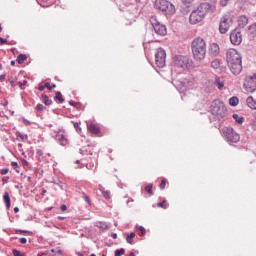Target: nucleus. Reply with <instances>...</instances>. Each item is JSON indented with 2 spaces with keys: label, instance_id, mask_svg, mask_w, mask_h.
Wrapping results in <instances>:
<instances>
[{
  "label": "nucleus",
  "instance_id": "4d7b16f0",
  "mask_svg": "<svg viewBox=\"0 0 256 256\" xmlns=\"http://www.w3.org/2000/svg\"><path fill=\"white\" fill-rule=\"evenodd\" d=\"M37 155H39L41 157V155H43V151L37 150Z\"/></svg>",
  "mask_w": 256,
  "mask_h": 256
},
{
  "label": "nucleus",
  "instance_id": "13d9d810",
  "mask_svg": "<svg viewBox=\"0 0 256 256\" xmlns=\"http://www.w3.org/2000/svg\"><path fill=\"white\" fill-rule=\"evenodd\" d=\"M60 209H61V211H65V204H62V205L60 206Z\"/></svg>",
  "mask_w": 256,
  "mask_h": 256
},
{
  "label": "nucleus",
  "instance_id": "c03bdc74",
  "mask_svg": "<svg viewBox=\"0 0 256 256\" xmlns=\"http://www.w3.org/2000/svg\"><path fill=\"white\" fill-rule=\"evenodd\" d=\"M0 45H7V40L0 37Z\"/></svg>",
  "mask_w": 256,
  "mask_h": 256
},
{
  "label": "nucleus",
  "instance_id": "9b49d317",
  "mask_svg": "<svg viewBox=\"0 0 256 256\" xmlns=\"http://www.w3.org/2000/svg\"><path fill=\"white\" fill-rule=\"evenodd\" d=\"M244 89L247 93H255L256 91V74L248 76L244 82Z\"/></svg>",
  "mask_w": 256,
  "mask_h": 256
},
{
  "label": "nucleus",
  "instance_id": "338daca9",
  "mask_svg": "<svg viewBox=\"0 0 256 256\" xmlns=\"http://www.w3.org/2000/svg\"><path fill=\"white\" fill-rule=\"evenodd\" d=\"M10 64H11V65H15V61L12 60V61L10 62Z\"/></svg>",
  "mask_w": 256,
  "mask_h": 256
},
{
  "label": "nucleus",
  "instance_id": "f8f14e48",
  "mask_svg": "<svg viewBox=\"0 0 256 256\" xmlns=\"http://www.w3.org/2000/svg\"><path fill=\"white\" fill-rule=\"evenodd\" d=\"M230 41L232 45H239L240 43H243V35H241L239 30H234L230 34Z\"/></svg>",
  "mask_w": 256,
  "mask_h": 256
},
{
  "label": "nucleus",
  "instance_id": "f257e3e1",
  "mask_svg": "<svg viewBox=\"0 0 256 256\" xmlns=\"http://www.w3.org/2000/svg\"><path fill=\"white\" fill-rule=\"evenodd\" d=\"M226 61L233 75H239L243 71L241 54L235 49H229L226 53Z\"/></svg>",
  "mask_w": 256,
  "mask_h": 256
},
{
  "label": "nucleus",
  "instance_id": "c85d7f7f",
  "mask_svg": "<svg viewBox=\"0 0 256 256\" xmlns=\"http://www.w3.org/2000/svg\"><path fill=\"white\" fill-rule=\"evenodd\" d=\"M145 191L148 192L149 195H153V184H148L145 187Z\"/></svg>",
  "mask_w": 256,
  "mask_h": 256
},
{
  "label": "nucleus",
  "instance_id": "c756f323",
  "mask_svg": "<svg viewBox=\"0 0 256 256\" xmlns=\"http://www.w3.org/2000/svg\"><path fill=\"white\" fill-rule=\"evenodd\" d=\"M167 203V200H164L163 202H159L157 204V207H161L162 209H167V207H169V204H165Z\"/></svg>",
  "mask_w": 256,
  "mask_h": 256
},
{
  "label": "nucleus",
  "instance_id": "a211bd4d",
  "mask_svg": "<svg viewBox=\"0 0 256 256\" xmlns=\"http://www.w3.org/2000/svg\"><path fill=\"white\" fill-rule=\"evenodd\" d=\"M3 199L6 205V209H11V197H9V193L5 192Z\"/></svg>",
  "mask_w": 256,
  "mask_h": 256
},
{
  "label": "nucleus",
  "instance_id": "bb28decb",
  "mask_svg": "<svg viewBox=\"0 0 256 256\" xmlns=\"http://www.w3.org/2000/svg\"><path fill=\"white\" fill-rule=\"evenodd\" d=\"M220 66H221V64L219 63V60H214L211 62L212 69H219Z\"/></svg>",
  "mask_w": 256,
  "mask_h": 256
},
{
  "label": "nucleus",
  "instance_id": "603ef678",
  "mask_svg": "<svg viewBox=\"0 0 256 256\" xmlns=\"http://www.w3.org/2000/svg\"><path fill=\"white\" fill-rule=\"evenodd\" d=\"M45 87H46V86H45V84H44V85L39 86L38 89H39V91H45Z\"/></svg>",
  "mask_w": 256,
  "mask_h": 256
},
{
  "label": "nucleus",
  "instance_id": "e2e57ef3",
  "mask_svg": "<svg viewBox=\"0 0 256 256\" xmlns=\"http://www.w3.org/2000/svg\"><path fill=\"white\" fill-rule=\"evenodd\" d=\"M77 255L78 256H84L83 254H81L80 252H77Z\"/></svg>",
  "mask_w": 256,
  "mask_h": 256
},
{
  "label": "nucleus",
  "instance_id": "f3484780",
  "mask_svg": "<svg viewBox=\"0 0 256 256\" xmlns=\"http://www.w3.org/2000/svg\"><path fill=\"white\" fill-rule=\"evenodd\" d=\"M214 84L218 87V89H223V87H225V82L223 81V79H221L219 76L215 77V81Z\"/></svg>",
  "mask_w": 256,
  "mask_h": 256
},
{
  "label": "nucleus",
  "instance_id": "6e6552de",
  "mask_svg": "<svg viewBox=\"0 0 256 256\" xmlns=\"http://www.w3.org/2000/svg\"><path fill=\"white\" fill-rule=\"evenodd\" d=\"M150 23L156 33V35H160L161 37H164V35H167V27L160 23L159 20H157V17L153 16L150 18Z\"/></svg>",
  "mask_w": 256,
  "mask_h": 256
},
{
  "label": "nucleus",
  "instance_id": "4be33fe9",
  "mask_svg": "<svg viewBox=\"0 0 256 256\" xmlns=\"http://www.w3.org/2000/svg\"><path fill=\"white\" fill-rule=\"evenodd\" d=\"M229 105L231 107H237L239 105V98L236 96H233L229 99Z\"/></svg>",
  "mask_w": 256,
  "mask_h": 256
},
{
  "label": "nucleus",
  "instance_id": "9d476101",
  "mask_svg": "<svg viewBox=\"0 0 256 256\" xmlns=\"http://www.w3.org/2000/svg\"><path fill=\"white\" fill-rule=\"evenodd\" d=\"M166 59L167 53L165 52V50L163 48H158L155 54V63L157 67H159L160 69L163 68L165 66Z\"/></svg>",
  "mask_w": 256,
  "mask_h": 256
},
{
  "label": "nucleus",
  "instance_id": "6ab92c4d",
  "mask_svg": "<svg viewBox=\"0 0 256 256\" xmlns=\"http://www.w3.org/2000/svg\"><path fill=\"white\" fill-rule=\"evenodd\" d=\"M246 103L250 109H256V100L252 96L246 99Z\"/></svg>",
  "mask_w": 256,
  "mask_h": 256
},
{
  "label": "nucleus",
  "instance_id": "3c124183",
  "mask_svg": "<svg viewBox=\"0 0 256 256\" xmlns=\"http://www.w3.org/2000/svg\"><path fill=\"white\" fill-rule=\"evenodd\" d=\"M22 165H23L24 167H28V166H29V162H27V160H23V161H22Z\"/></svg>",
  "mask_w": 256,
  "mask_h": 256
},
{
  "label": "nucleus",
  "instance_id": "423d86ee",
  "mask_svg": "<svg viewBox=\"0 0 256 256\" xmlns=\"http://www.w3.org/2000/svg\"><path fill=\"white\" fill-rule=\"evenodd\" d=\"M221 135L227 143H239L241 136L232 127H224L221 129Z\"/></svg>",
  "mask_w": 256,
  "mask_h": 256
},
{
  "label": "nucleus",
  "instance_id": "cd10ccee",
  "mask_svg": "<svg viewBox=\"0 0 256 256\" xmlns=\"http://www.w3.org/2000/svg\"><path fill=\"white\" fill-rule=\"evenodd\" d=\"M96 227H98L99 229H103V230L109 229V226H108L107 223H105V222H99V223L96 225Z\"/></svg>",
  "mask_w": 256,
  "mask_h": 256
},
{
  "label": "nucleus",
  "instance_id": "ea45409f",
  "mask_svg": "<svg viewBox=\"0 0 256 256\" xmlns=\"http://www.w3.org/2000/svg\"><path fill=\"white\" fill-rule=\"evenodd\" d=\"M9 173V168H4L1 170V175H7Z\"/></svg>",
  "mask_w": 256,
  "mask_h": 256
},
{
  "label": "nucleus",
  "instance_id": "5701e85b",
  "mask_svg": "<svg viewBox=\"0 0 256 256\" xmlns=\"http://www.w3.org/2000/svg\"><path fill=\"white\" fill-rule=\"evenodd\" d=\"M99 191L102 192V195H103V197H104L105 199H107V200L111 199V196H110L109 191H106V189L103 188V186L99 185Z\"/></svg>",
  "mask_w": 256,
  "mask_h": 256
},
{
  "label": "nucleus",
  "instance_id": "58836bf2",
  "mask_svg": "<svg viewBox=\"0 0 256 256\" xmlns=\"http://www.w3.org/2000/svg\"><path fill=\"white\" fill-rule=\"evenodd\" d=\"M43 109H45V106H43V104H38V105L36 106V110H37V111H43Z\"/></svg>",
  "mask_w": 256,
  "mask_h": 256
},
{
  "label": "nucleus",
  "instance_id": "680f3d73",
  "mask_svg": "<svg viewBox=\"0 0 256 256\" xmlns=\"http://www.w3.org/2000/svg\"><path fill=\"white\" fill-rule=\"evenodd\" d=\"M19 233H27V231L19 230Z\"/></svg>",
  "mask_w": 256,
  "mask_h": 256
},
{
  "label": "nucleus",
  "instance_id": "ddd939ff",
  "mask_svg": "<svg viewBox=\"0 0 256 256\" xmlns=\"http://www.w3.org/2000/svg\"><path fill=\"white\" fill-rule=\"evenodd\" d=\"M221 53V48L219 47V44L217 43H211L208 48V55L210 57H218V55Z\"/></svg>",
  "mask_w": 256,
  "mask_h": 256
},
{
  "label": "nucleus",
  "instance_id": "4c0bfd02",
  "mask_svg": "<svg viewBox=\"0 0 256 256\" xmlns=\"http://www.w3.org/2000/svg\"><path fill=\"white\" fill-rule=\"evenodd\" d=\"M165 185H167V182L163 179L159 185L160 189H165Z\"/></svg>",
  "mask_w": 256,
  "mask_h": 256
},
{
  "label": "nucleus",
  "instance_id": "0e129e2a",
  "mask_svg": "<svg viewBox=\"0 0 256 256\" xmlns=\"http://www.w3.org/2000/svg\"><path fill=\"white\" fill-rule=\"evenodd\" d=\"M129 256H135V253L131 252V253L129 254Z\"/></svg>",
  "mask_w": 256,
  "mask_h": 256
},
{
  "label": "nucleus",
  "instance_id": "864d4df0",
  "mask_svg": "<svg viewBox=\"0 0 256 256\" xmlns=\"http://www.w3.org/2000/svg\"><path fill=\"white\" fill-rule=\"evenodd\" d=\"M10 85H11V87H17V84L13 80L10 81Z\"/></svg>",
  "mask_w": 256,
  "mask_h": 256
},
{
  "label": "nucleus",
  "instance_id": "393cba45",
  "mask_svg": "<svg viewBox=\"0 0 256 256\" xmlns=\"http://www.w3.org/2000/svg\"><path fill=\"white\" fill-rule=\"evenodd\" d=\"M42 101L46 105H51V103H53V101L51 99H49V97L45 94L42 95Z\"/></svg>",
  "mask_w": 256,
  "mask_h": 256
},
{
  "label": "nucleus",
  "instance_id": "39448f33",
  "mask_svg": "<svg viewBox=\"0 0 256 256\" xmlns=\"http://www.w3.org/2000/svg\"><path fill=\"white\" fill-rule=\"evenodd\" d=\"M211 112L215 119L220 123H223L225 117H227V108L225 107V104L219 100L213 102Z\"/></svg>",
  "mask_w": 256,
  "mask_h": 256
},
{
  "label": "nucleus",
  "instance_id": "37998d69",
  "mask_svg": "<svg viewBox=\"0 0 256 256\" xmlns=\"http://www.w3.org/2000/svg\"><path fill=\"white\" fill-rule=\"evenodd\" d=\"M86 167H87L90 171H94V170H95V165L87 164Z\"/></svg>",
  "mask_w": 256,
  "mask_h": 256
},
{
  "label": "nucleus",
  "instance_id": "774afa93",
  "mask_svg": "<svg viewBox=\"0 0 256 256\" xmlns=\"http://www.w3.org/2000/svg\"><path fill=\"white\" fill-rule=\"evenodd\" d=\"M58 219L63 220V219H65V217L59 216Z\"/></svg>",
  "mask_w": 256,
  "mask_h": 256
},
{
  "label": "nucleus",
  "instance_id": "2eb2a0df",
  "mask_svg": "<svg viewBox=\"0 0 256 256\" xmlns=\"http://www.w3.org/2000/svg\"><path fill=\"white\" fill-rule=\"evenodd\" d=\"M249 23V18L247 16L242 15L238 18V26L241 27L242 29Z\"/></svg>",
  "mask_w": 256,
  "mask_h": 256
},
{
  "label": "nucleus",
  "instance_id": "412c9836",
  "mask_svg": "<svg viewBox=\"0 0 256 256\" xmlns=\"http://www.w3.org/2000/svg\"><path fill=\"white\" fill-rule=\"evenodd\" d=\"M232 117L236 121V123H238V125H243V123H245V118L239 116V114H233Z\"/></svg>",
  "mask_w": 256,
  "mask_h": 256
},
{
  "label": "nucleus",
  "instance_id": "052dcab7",
  "mask_svg": "<svg viewBox=\"0 0 256 256\" xmlns=\"http://www.w3.org/2000/svg\"><path fill=\"white\" fill-rule=\"evenodd\" d=\"M18 165L17 162H12V167H18Z\"/></svg>",
  "mask_w": 256,
  "mask_h": 256
},
{
  "label": "nucleus",
  "instance_id": "aec40b11",
  "mask_svg": "<svg viewBox=\"0 0 256 256\" xmlns=\"http://www.w3.org/2000/svg\"><path fill=\"white\" fill-rule=\"evenodd\" d=\"M248 35H250V37H256V23L248 27Z\"/></svg>",
  "mask_w": 256,
  "mask_h": 256
},
{
  "label": "nucleus",
  "instance_id": "79ce46f5",
  "mask_svg": "<svg viewBox=\"0 0 256 256\" xmlns=\"http://www.w3.org/2000/svg\"><path fill=\"white\" fill-rule=\"evenodd\" d=\"M227 3H229V0H220V5H222V7H225Z\"/></svg>",
  "mask_w": 256,
  "mask_h": 256
},
{
  "label": "nucleus",
  "instance_id": "2f4dec72",
  "mask_svg": "<svg viewBox=\"0 0 256 256\" xmlns=\"http://www.w3.org/2000/svg\"><path fill=\"white\" fill-rule=\"evenodd\" d=\"M115 256H122V255H125V249L124 248H121V249H118L115 251Z\"/></svg>",
  "mask_w": 256,
  "mask_h": 256
},
{
  "label": "nucleus",
  "instance_id": "5fc2aeb1",
  "mask_svg": "<svg viewBox=\"0 0 256 256\" xmlns=\"http://www.w3.org/2000/svg\"><path fill=\"white\" fill-rule=\"evenodd\" d=\"M111 237H112V239H117V233H112Z\"/></svg>",
  "mask_w": 256,
  "mask_h": 256
},
{
  "label": "nucleus",
  "instance_id": "bf43d9fd",
  "mask_svg": "<svg viewBox=\"0 0 256 256\" xmlns=\"http://www.w3.org/2000/svg\"><path fill=\"white\" fill-rule=\"evenodd\" d=\"M14 213H19V207L14 208Z\"/></svg>",
  "mask_w": 256,
  "mask_h": 256
},
{
  "label": "nucleus",
  "instance_id": "09e8293b",
  "mask_svg": "<svg viewBox=\"0 0 256 256\" xmlns=\"http://www.w3.org/2000/svg\"><path fill=\"white\" fill-rule=\"evenodd\" d=\"M20 243H22V245H25L27 243V238H21Z\"/></svg>",
  "mask_w": 256,
  "mask_h": 256
},
{
  "label": "nucleus",
  "instance_id": "0eeeda50",
  "mask_svg": "<svg viewBox=\"0 0 256 256\" xmlns=\"http://www.w3.org/2000/svg\"><path fill=\"white\" fill-rule=\"evenodd\" d=\"M155 7L156 9H159V11H164L166 13H169L170 15H173V13H175V6L167 0H156Z\"/></svg>",
  "mask_w": 256,
  "mask_h": 256
},
{
  "label": "nucleus",
  "instance_id": "b1692460",
  "mask_svg": "<svg viewBox=\"0 0 256 256\" xmlns=\"http://www.w3.org/2000/svg\"><path fill=\"white\" fill-rule=\"evenodd\" d=\"M25 61H27V55L25 54L18 55L17 62L19 63V65L25 63Z\"/></svg>",
  "mask_w": 256,
  "mask_h": 256
},
{
  "label": "nucleus",
  "instance_id": "de8ad7c7",
  "mask_svg": "<svg viewBox=\"0 0 256 256\" xmlns=\"http://www.w3.org/2000/svg\"><path fill=\"white\" fill-rule=\"evenodd\" d=\"M24 125H31V122L25 118H22Z\"/></svg>",
  "mask_w": 256,
  "mask_h": 256
},
{
  "label": "nucleus",
  "instance_id": "a878e982",
  "mask_svg": "<svg viewBox=\"0 0 256 256\" xmlns=\"http://www.w3.org/2000/svg\"><path fill=\"white\" fill-rule=\"evenodd\" d=\"M133 239H135V233L131 232L130 235L126 237V241L131 245L133 243Z\"/></svg>",
  "mask_w": 256,
  "mask_h": 256
},
{
  "label": "nucleus",
  "instance_id": "4468645a",
  "mask_svg": "<svg viewBox=\"0 0 256 256\" xmlns=\"http://www.w3.org/2000/svg\"><path fill=\"white\" fill-rule=\"evenodd\" d=\"M54 139H55V141L60 143V145H62V147L65 146V132L63 130L54 132Z\"/></svg>",
  "mask_w": 256,
  "mask_h": 256
},
{
  "label": "nucleus",
  "instance_id": "8fccbe9b",
  "mask_svg": "<svg viewBox=\"0 0 256 256\" xmlns=\"http://www.w3.org/2000/svg\"><path fill=\"white\" fill-rule=\"evenodd\" d=\"M84 200L86 203H91V200L89 199V196L84 195Z\"/></svg>",
  "mask_w": 256,
  "mask_h": 256
},
{
  "label": "nucleus",
  "instance_id": "dca6fc26",
  "mask_svg": "<svg viewBox=\"0 0 256 256\" xmlns=\"http://www.w3.org/2000/svg\"><path fill=\"white\" fill-rule=\"evenodd\" d=\"M87 129L90 133H93V135H98L99 133V127L93 123L87 124Z\"/></svg>",
  "mask_w": 256,
  "mask_h": 256
},
{
  "label": "nucleus",
  "instance_id": "473e14b6",
  "mask_svg": "<svg viewBox=\"0 0 256 256\" xmlns=\"http://www.w3.org/2000/svg\"><path fill=\"white\" fill-rule=\"evenodd\" d=\"M17 137H19L20 141H27L28 136L27 134L18 133Z\"/></svg>",
  "mask_w": 256,
  "mask_h": 256
},
{
  "label": "nucleus",
  "instance_id": "49530a36",
  "mask_svg": "<svg viewBox=\"0 0 256 256\" xmlns=\"http://www.w3.org/2000/svg\"><path fill=\"white\" fill-rule=\"evenodd\" d=\"M139 231L141 232L140 235H144V234H145V227L140 226V227H139Z\"/></svg>",
  "mask_w": 256,
  "mask_h": 256
},
{
  "label": "nucleus",
  "instance_id": "1a4fd4ad",
  "mask_svg": "<svg viewBox=\"0 0 256 256\" xmlns=\"http://www.w3.org/2000/svg\"><path fill=\"white\" fill-rule=\"evenodd\" d=\"M233 25V18L229 15H225L221 18L220 24H219V31L222 35H225L227 31H229V28Z\"/></svg>",
  "mask_w": 256,
  "mask_h": 256
},
{
  "label": "nucleus",
  "instance_id": "7c9ffc66",
  "mask_svg": "<svg viewBox=\"0 0 256 256\" xmlns=\"http://www.w3.org/2000/svg\"><path fill=\"white\" fill-rule=\"evenodd\" d=\"M55 99L60 101V103H63L65 100L63 99V95L61 94V92H57Z\"/></svg>",
  "mask_w": 256,
  "mask_h": 256
},
{
  "label": "nucleus",
  "instance_id": "a19ab883",
  "mask_svg": "<svg viewBox=\"0 0 256 256\" xmlns=\"http://www.w3.org/2000/svg\"><path fill=\"white\" fill-rule=\"evenodd\" d=\"M74 127H75L77 133H81V127H79V124L74 123Z\"/></svg>",
  "mask_w": 256,
  "mask_h": 256
},
{
  "label": "nucleus",
  "instance_id": "72a5a7b5",
  "mask_svg": "<svg viewBox=\"0 0 256 256\" xmlns=\"http://www.w3.org/2000/svg\"><path fill=\"white\" fill-rule=\"evenodd\" d=\"M45 87H46V89H48L49 91H51L52 89H55V87H57V85H55V84H50L49 82H46L45 83Z\"/></svg>",
  "mask_w": 256,
  "mask_h": 256
},
{
  "label": "nucleus",
  "instance_id": "20e7f679",
  "mask_svg": "<svg viewBox=\"0 0 256 256\" xmlns=\"http://www.w3.org/2000/svg\"><path fill=\"white\" fill-rule=\"evenodd\" d=\"M173 63L178 73H183V71H189V69H193V60L187 56H174Z\"/></svg>",
  "mask_w": 256,
  "mask_h": 256
},
{
  "label": "nucleus",
  "instance_id": "f03ea898",
  "mask_svg": "<svg viewBox=\"0 0 256 256\" xmlns=\"http://www.w3.org/2000/svg\"><path fill=\"white\" fill-rule=\"evenodd\" d=\"M213 9H215V7L210 3H201L196 9L191 12L189 16L190 24L197 25V23H201V21H203V19H205V17L207 16V13H210V11H213Z\"/></svg>",
  "mask_w": 256,
  "mask_h": 256
},
{
  "label": "nucleus",
  "instance_id": "f704fd0d",
  "mask_svg": "<svg viewBox=\"0 0 256 256\" xmlns=\"http://www.w3.org/2000/svg\"><path fill=\"white\" fill-rule=\"evenodd\" d=\"M69 104L72 106V107H75L76 109H79L81 107V104L75 102V101H69Z\"/></svg>",
  "mask_w": 256,
  "mask_h": 256
},
{
  "label": "nucleus",
  "instance_id": "a18cd8bd",
  "mask_svg": "<svg viewBox=\"0 0 256 256\" xmlns=\"http://www.w3.org/2000/svg\"><path fill=\"white\" fill-rule=\"evenodd\" d=\"M185 5H190L194 0H181Z\"/></svg>",
  "mask_w": 256,
  "mask_h": 256
},
{
  "label": "nucleus",
  "instance_id": "6e6d98bb",
  "mask_svg": "<svg viewBox=\"0 0 256 256\" xmlns=\"http://www.w3.org/2000/svg\"><path fill=\"white\" fill-rule=\"evenodd\" d=\"M0 81H5V74L0 75Z\"/></svg>",
  "mask_w": 256,
  "mask_h": 256
},
{
  "label": "nucleus",
  "instance_id": "69168bd1",
  "mask_svg": "<svg viewBox=\"0 0 256 256\" xmlns=\"http://www.w3.org/2000/svg\"><path fill=\"white\" fill-rule=\"evenodd\" d=\"M27 179H28L29 182H31L32 178L30 176H28Z\"/></svg>",
  "mask_w": 256,
  "mask_h": 256
},
{
  "label": "nucleus",
  "instance_id": "e433bc0d",
  "mask_svg": "<svg viewBox=\"0 0 256 256\" xmlns=\"http://www.w3.org/2000/svg\"><path fill=\"white\" fill-rule=\"evenodd\" d=\"M19 88L23 89V87H25V85H27V80H24L23 82H18Z\"/></svg>",
  "mask_w": 256,
  "mask_h": 256
},
{
  "label": "nucleus",
  "instance_id": "c9c22d12",
  "mask_svg": "<svg viewBox=\"0 0 256 256\" xmlns=\"http://www.w3.org/2000/svg\"><path fill=\"white\" fill-rule=\"evenodd\" d=\"M12 253H13L14 256H24L23 253H21V251H19V250H15V249H14V250L12 251Z\"/></svg>",
  "mask_w": 256,
  "mask_h": 256
},
{
  "label": "nucleus",
  "instance_id": "7ed1b4c3",
  "mask_svg": "<svg viewBox=\"0 0 256 256\" xmlns=\"http://www.w3.org/2000/svg\"><path fill=\"white\" fill-rule=\"evenodd\" d=\"M191 50L195 61H203L207 55V43L203 38L197 37L191 43Z\"/></svg>",
  "mask_w": 256,
  "mask_h": 256
}]
</instances>
